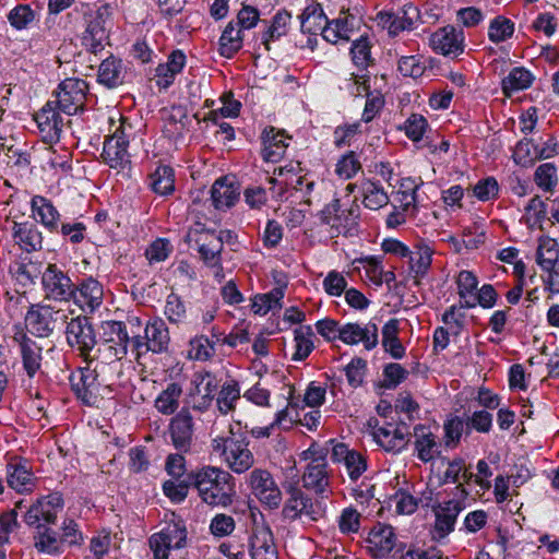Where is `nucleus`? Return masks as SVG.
I'll return each mask as SVG.
<instances>
[{"mask_svg":"<svg viewBox=\"0 0 559 559\" xmlns=\"http://www.w3.org/2000/svg\"><path fill=\"white\" fill-rule=\"evenodd\" d=\"M44 292L47 298L58 301H69L74 294L71 278L56 264H49L41 276Z\"/></svg>","mask_w":559,"mask_h":559,"instance_id":"1a4fd4ad","label":"nucleus"},{"mask_svg":"<svg viewBox=\"0 0 559 559\" xmlns=\"http://www.w3.org/2000/svg\"><path fill=\"white\" fill-rule=\"evenodd\" d=\"M252 493L271 509H276L282 502V492L267 469L254 468L248 477Z\"/></svg>","mask_w":559,"mask_h":559,"instance_id":"0eeeda50","label":"nucleus"},{"mask_svg":"<svg viewBox=\"0 0 559 559\" xmlns=\"http://www.w3.org/2000/svg\"><path fill=\"white\" fill-rule=\"evenodd\" d=\"M433 252L429 246L418 245L416 250L408 254L411 274L416 285H420L421 280L428 274Z\"/></svg>","mask_w":559,"mask_h":559,"instance_id":"473e14b6","label":"nucleus"},{"mask_svg":"<svg viewBox=\"0 0 559 559\" xmlns=\"http://www.w3.org/2000/svg\"><path fill=\"white\" fill-rule=\"evenodd\" d=\"M8 485L17 492H29L34 487V477L25 464L8 465Z\"/></svg>","mask_w":559,"mask_h":559,"instance_id":"c03bdc74","label":"nucleus"},{"mask_svg":"<svg viewBox=\"0 0 559 559\" xmlns=\"http://www.w3.org/2000/svg\"><path fill=\"white\" fill-rule=\"evenodd\" d=\"M103 373L97 367L82 368L70 377L71 385L78 397L86 404H92L96 397L98 377Z\"/></svg>","mask_w":559,"mask_h":559,"instance_id":"4be33fe9","label":"nucleus"},{"mask_svg":"<svg viewBox=\"0 0 559 559\" xmlns=\"http://www.w3.org/2000/svg\"><path fill=\"white\" fill-rule=\"evenodd\" d=\"M131 130V124L126 126L121 121L114 134L106 139L102 157L110 168H123L129 164L128 146Z\"/></svg>","mask_w":559,"mask_h":559,"instance_id":"39448f33","label":"nucleus"},{"mask_svg":"<svg viewBox=\"0 0 559 559\" xmlns=\"http://www.w3.org/2000/svg\"><path fill=\"white\" fill-rule=\"evenodd\" d=\"M534 180L540 189L551 192L558 183L556 166L552 163L539 165L535 170Z\"/></svg>","mask_w":559,"mask_h":559,"instance_id":"bf43d9fd","label":"nucleus"},{"mask_svg":"<svg viewBox=\"0 0 559 559\" xmlns=\"http://www.w3.org/2000/svg\"><path fill=\"white\" fill-rule=\"evenodd\" d=\"M60 544L57 533L47 527H44V531H38L35 536V547L39 552L56 555L60 552Z\"/></svg>","mask_w":559,"mask_h":559,"instance_id":"680f3d73","label":"nucleus"},{"mask_svg":"<svg viewBox=\"0 0 559 559\" xmlns=\"http://www.w3.org/2000/svg\"><path fill=\"white\" fill-rule=\"evenodd\" d=\"M514 33V24L511 20L497 16L490 22L488 36L493 43H501L510 38Z\"/></svg>","mask_w":559,"mask_h":559,"instance_id":"052dcab7","label":"nucleus"},{"mask_svg":"<svg viewBox=\"0 0 559 559\" xmlns=\"http://www.w3.org/2000/svg\"><path fill=\"white\" fill-rule=\"evenodd\" d=\"M155 535L171 549H179L186 545L187 531L180 523H169Z\"/></svg>","mask_w":559,"mask_h":559,"instance_id":"6e6d98bb","label":"nucleus"},{"mask_svg":"<svg viewBox=\"0 0 559 559\" xmlns=\"http://www.w3.org/2000/svg\"><path fill=\"white\" fill-rule=\"evenodd\" d=\"M554 156V150L550 153L539 152V147L531 139L521 140L514 150V159L518 164L527 165L536 159H546Z\"/></svg>","mask_w":559,"mask_h":559,"instance_id":"8fccbe9b","label":"nucleus"},{"mask_svg":"<svg viewBox=\"0 0 559 559\" xmlns=\"http://www.w3.org/2000/svg\"><path fill=\"white\" fill-rule=\"evenodd\" d=\"M104 290L100 283L92 277L74 286L71 299L84 312H94L103 304Z\"/></svg>","mask_w":559,"mask_h":559,"instance_id":"a211bd4d","label":"nucleus"},{"mask_svg":"<svg viewBox=\"0 0 559 559\" xmlns=\"http://www.w3.org/2000/svg\"><path fill=\"white\" fill-rule=\"evenodd\" d=\"M368 426L372 428L373 440L386 452H400L407 444V427L393 424L378 426V419L371 418Z\"/></svg>","mask_w":559,"mask_h":559,"instance_id":"9b49d317","label":"nucleus"},{"mask_svg":"<svg viewBox=\"0 0 559 559\" xmlns=\"http://www.w3.org/2000/svg\"><path fill=\"white\" fill-rule=\"evenodd\" d=\"M400 322L390 319L382 328V346L384 352L394 359H401L405 355V347L399 338Z\"/></svg>","mask_w":559,"mask_h":559,"instance_id":"e433bc0d","label":"nucleus"},{"mask_svg":"<svg viewBox=\"0 0 559 559\" xmlns=\"http://www.w3.org/2000/svg\"><path fill=\"white\" fill-rule=\"evenodd\" d=\"M414 449L419 461L428 463L440 454L438 438L425 426L418 425L414 428Z\"/></svg>","mask_w":559,"mask_h":559,"instance_id":"c85d7f7f","label":"nucleus"},{"mask_svg":"<svg viewBox=\"0 0 559 559\" xmlns=\"http://www.w3.org/2000/svg\"><path fill=\"white\" fill-rule=\"evenodd\" d=\"M215 354L214 342L205 335H197L189 341L188 358L206 361Z\"/></svg>","mask_w":559,"mask_h":559,"instance_id":"864d4df0","label":"nucleus"},{"mask_svg":"<svg viewBox=\"0 0 559 559\" xmlns=\"http://www.w3.org/2000/svg\"><path fill=\"white\" fill-rule=\"evenodd\" d=\"M428 130L426 118L419 114L411 115L405 121V134L413 142H419L424 139Z\"/></svg>","mask_w":559,"mask_h":559,"instance_id":"774afa93","label":"nucleus"},{"mask_svg":"<svg viewBox=\"0 0 559 559\" xmlns=\"http://www.w3.org/2000/svg\"><path fill=\"white\" fill-rule=\"evenodd\" d=\"M457 294L461 298V307L474 308L476 306L475 290L478 285L473 272L463 270L456 278Z\"/></svg>","mask_w":559,"mask_h":559,"instance_id":"79ce46f5","label":"nucleus"},{"mask_svg":"<svg viewBox=\"0 0 559 559\" xmlns=\"http://www.w3.org/2000/svg\"><path fill=\"white\" fill-rule=\"evenodd\" d=\"M105 343L115 344V346H123L128 349L130 336L127 326L121 321H106L103 324Z\"/></svg>","mask_w":559,"mask_h":559,"instance_id":"5fc2aeb1","label":"nucleus"},{"mask_svg":"<svg viewBox=\"0 0 559 559\" xmlns=\"http://www.w3.org/2000/svg\"><path fill=\"white\" fill-rule=\"evenodd\" d=\"M194 433L193 418L188 407H182L169 423V436L173 445L180 452H188Z\"/></svg>","mask_w":559,"mask_h":559,"instance_id":"f8f14e48","label":"nucleus"},{"mask_svg":"<svg viewBox=\"0 0 559 559\" xmlns=\"http://www.w3.org/2000/svg\"><path fill=\"white\" fill-rule=\"evenodd\" d=\"M463 33L453 26L439 28L430 36L431 48L443 56L459 55L463 52Z\"/></svg>","mask_w":559,"mask_h":559,"instance_id":"b1692460","label":"nucleus"},{"mask_svg":"<svg viewBox=\"0 0 559 559\" xmlns=\"http://www.w3.org/2000/svg\"><path fill=\"white\" fill-rule=\"evenodd\" d=\"M361 169V164L355 152L344 154L337 162L335 173L344 179L353 178Z\"/></svg>","mask_w":559,"mask_h":559,"instance_id":"338daca9","label":"nucleus"},{"mask_svg":"<svg viewBox=\"0 0 559 559\" xmlns=\"http://www.w3.org/2000/svg\"><path fill=\"white\" fill-rule=\"evenodd\" d=\"M362 203L369 210H379L389 203V195L379 182L365 180L361 182Z\"/></svg>","mask_w":559,"mask_h":559,"instance_id":"a18cd8bd","label":"nucleus"},{"mask_svg":"<svg viewBox=\"0 0 559 559\" xmlns=\"http://www.w3.org/2000/svg\"><path fill=\"white\" fill-rule=\"evenodd\" d=\"M57 108L58 107L52 105V102H48L34 116L38 130L45 142H56L60 139L63 128V118Z\"/></svg>","mask_w":559,"mask_h":559,"instance_id":"dca6fc26","label":"nucleus"},{"mask_svg":"<svg viewBox=\"0 0 559 559\" xmlns=\"http://www.w3.org/2000/svg\"><path fill=\"white\" fill-rule=\"evenodd\" d=\"M370 50L371 44L368 37L361 35L358 39L353 40L350 53L354 63L358 68L366 69L372 63Z\"/></svg>","mask_w":559,"mask_h":559,"instance_id":"13d9d810","label":"nucleus"},{"mask_svg":"<svg viewBox=\"0 0 559 559\" xmlns=\"http://www.w3.org/2000/svg\"><path fill=\"white\" fill-rule=\"evenodd\" d=\"M288 498L282 509L284 519L295 521L302 516L314 520L312 499L306 495L300 488L289 485L286 490Z\"/></svg>","mask_w":559,"mask_h":559,"instance_id":"f3484780","label":"nucleus"},{"mask_svg":"<svg viewBox=\"0 0 559 559\" xmlns=\"http://www.w3.org/2000/svg\"><path fill=\"white\" fill-rule=\"evenodd\" d=\"M164 313L170 323H182L187 317L185 302L178 295L171 293L166 299Z\"/></svg>","mask_w":559,"mask_h":559,"instance_id":"0e129e2a","label":"nucleus"},{"mask_svg":"<svg viewBox=\"0 0 559 559\" xmlns=\"http://www.w3.org/2000/svg\"><path fill=\"white\" fill-rule=\"evenodd\" d=\"M295 352L292 359L295 361L305 360L313 350V336L314 333L310 325H302L294 332Z\"/></svg>","mask_w":559,"mask_h":559,"instance_id":"09e8293b","label":"nucleus"},{"mask_svg":"<svg viewBox=\"0 0 559 559\" xmlns=\"http://www.w3.org/2000/svg\"><path fill=\"white\" fill-rule=\"evenodd\" d=\"M13 341L19 344L23 367L29 378H33L41 365V347L21 328H16Z\"/></svg>","mask_w":559,"mask_h":559,"instance_id":"412c9836","label":"nucleus"},{"mask_svg":"<svg viewBox=\"0 0 559 559\" xmlns=\"http://www.w3.org/2000/svg\"><path fill=\"white\" fill-rule=\"evenodd\" d=\"M536 261L543 269H554L559 263V245L558 242L549 237L539 239Z\"/></svg>","mask_w":559,"mask_h":559,"instance_id":"de8ad7c7","label":"nucleus"},{"mask_svg":"<svg viewBox=\"0 0 559 559\" xmlns=\"http://www.w3.org/2000/svg\"><path fill=\"white\" fill-rule=\"evenodd\" d=\"M63 508V499L60 495L53 493L37 500L25 513L24 521L29 526L43 527L41 522L55 523L58 513Z\"/></svg>","mask_w":559,"mask_h":559,"instance_id":"9d476101","label":"nucleus"},{"mask_svg":"<svg viewBox=\"0 0 559 559\" xmlns=\"http://www.w3.org/2000/svg\"><path fill=\"white\" fill-rule=\"evenodd\" d=\"M213 453L237 474L249 471L254 465V455L249 449V440L241 433H235L229 425L226 435H217L211 441Z\"/></svg>","mask_w":559,"mask_h":559,"instance_id":"f03ea898","label":"nucleus"},{"mask_svg":"<svg viewBox=\"0 0 559 559\" xmlns=\"http://www.w3.org/2000/svg\"><path fill=\"white\" fill-rule=\"evenodd\" d=\"M338 340L347 345L361 343L367 350H371L379 344L378 326L373 322L365 325L359 323H346L340 326Z\"/></svg>","mask_w":559,"mask_h":559,"instance_id":"ddd939ff","label":"nucleus"},{"mask_svg":"<svg viewBox=\"0 0 559 559\" xmlns=\"http://www.w3.org/2000/svg\"><path fill=\"white\" fill-rule=\"evenodd\" d=\"M534 81L533 74L525 68H513L502 80V92L510 97L513 93L528 88Z\"/></svg>","mask_w":559,"mask_h":559,"instance_id":"a19ab883","label":"nucleus"},{"mask_svg":"<svg viewBox=\"0 0 559 559\" xmlns=\"http://www.w3.org/2000/svg\"><path fill=\"white\" fill-rule=\"evenodd\" d=\"M202 501L210 506L227 507L233 501L229 473L217 467H204L189 475Z\"/></svg>","mask_w":559,"mask_h":559,"instance_id":"f257e3e1","label":"nucleus"},{"mask_svg":"<svg viewBox=\"0 0 559 559\" xmlns=\"http://www.w3.org/2000/svg\"><path fill=\"white\" fill-rule=\"evenodd\" d=\"M322 224L335 229L337 234L355 226L360 216L359 205L353 203L348 209H342L338 199L328 203L319 214Z\"/></svg>","mask_w":559,"mask_h":559,"instance_id":"6e6552de","label":"nucleus"},{"mask_svg":"<svg viewBox=\"0 0 559 559\" xmlns=\"http://www.w3.org/2000/svg\"><path fill=\"white\" fill-rule=\"evenodd\" d=\"M262 157L265 162L277 163L285 154L287 144V136L284 131L276 130L274 127H269L262 133Z\"/></svg>","mask_w":559,"mask_h":559,"instance_id":"cd10ccee","label":"nucleus"},{"mask_svg":"<svg viewBox=\"0 0 559 559\" xmlns=\"http://www.w3.org/2000/svg\"><path fill=\"white\" fill-rule=\"evenodd\" d=\"M107 10L99 9L88 21L87 27L82 37L83 46L91 52L97 53L103 50L108 40V31L106 28Z\"/></svg>","mask_w":559,"mask_h":559,"instance_id":"6ab92c4d","label":"nucleus"},{"mask_svg":"<svg viewBox=\"0 0 559 559\" xmlns=\"http://www.w3.org/2000/svg\"><path fill=\"white\" fill-rule=\"evenodd\" d=\"M285 295V287H274L266 294L255 295L252 299V311L255 314L264 316L269 311H276L282 309V299Z\"/></svg>","mask_w":559,"mask_h":559,"instance_id":"58836bf2","label":"nucleus"},{"mask_svg":"<svg viewBox=\"0 0 559 559\" xmlns=\"http://www.w3.org/2000/svg\"><path fill=\"white\" fill-rule=\"evenodd\" d=\"M354 84L357 85V94H360L362 91L366 92V104L362 112V120L365 122H370L383 108L384 106V97L379 92H368V86L365 83L359 84V81L354 78Z\"/></svg>","mask_w":559,"mask_h":559,"instance_id":"603ef678","label":"nucleus"},{"mask_svg":"<svg viewBox=\"0 0 559 559\" xmlns=\"http://www.w3.org/2000/svg\"><path fill=\"white\" fill-rule=\"evenodd\" d=\"M462 507L459 501L449 500L435 508L436 522L432 530V538H444L454 530V524Z\"/></svg>","mask_w":559,"mask_h":559,"instance_id":"a878e982","label":"nucleus"},{"mask_svg":"<svg viewBox=\"0 0 559 559\" xmlns=\"http://www.w3.org/2000/svg\"><path fill=\"white\" fill-rule=\"evenodd\" d=\"M182 395V388L176 382H170L157 395L154 406L163 415H173L179 407V401Z\"/></svg>","mask_w":559,"mask_h":559,"instance_id":"4c0bfd02","label":"nucleus"},{"mask_svg":"<svg viewBox=\"0 0 559 559\" xmlns=\"http://www.w3.org/2000/svg\"><path fill=\"white\" fill-rule=\"evenodd\" d=\"M241 29L231 21L225 27L219 38V52L223 57L231 58L242 47Z\"/></svg>","mask_w":559,"mask_h":559,"instance_id":"49530a36","label":"nucleus"},{"mask_svg":"<svg viewBox=\"0 0 559 559\" xmlns=\"http://www.w3.org/2000/svg\"><path fill=\"white\" fill-rule=\"evenodd\" d=\"M127 353L128 349L123 346L102 342L95 353H91L86 361L95 362V367L104 372L106 367H110L112 364L116 365Z\"/></svg>","mask_w":559,"mask_h":559,"instance_id":"f704fd0d","label":"nucleus"},{"mask_svg":"<svg viewBox=\"0 0 559 559\" xmlns=\"http://www.w3.org/2000/svg\"><path fill=\"white\" fill-rule=\"evenodd\" d=\"M195 242L203 261L211 265H216L219 262V255L223 250L222 238H218L215 230L195 229Z\"/></svg>","mask_w":559,"mask_h":559,"instance_id":"c756f323","label":"nucleus"},{"mask_svg":"<svg viewBox=\"0 0 559 559\" xmlns=\"http://www.w3.org/2000/svg\"><path fill=\"white\" fill-rule=\"evenodd\" d=\"M124 74L122 61L110 56L100 63L97 78L100 84L112 88L123 83Z\"/></svg>","mask_w":559,"mask_h":559,"instance_id":"c9c22d12","label":"nucleus"},{"mask_svg":"<svg viewBox=\"0 0 559 559\" xmlns=\"http://www.w3.org/2000/svg\"><path fill=\"white\" fill-rule=\"evenodd\" d=\"M360 26V20L353 14L342 12L341 15L329 21L324 32V39L331 44L352 40L353 35Z\"/></svg>","mask_w":559,"mask_h":559,"instance_id":"393cba45","label":"nucleus"},{"mask_svg":"<svg viewBox=\"0 0 559 559\" xmlns=\"http://www.w3.org/2000/svg\"><path fill=\"white\" fill-rule=\"evenodd\" d=\"M331 450V460L334 463L344 464L346 472L352 480H357L367 469L366 457L358 451L349 449L345 443H334Z\"/></svg>","mask_w":559,"mask_h":559,"instance_id":"2eb2a0df","label":"nucleus"},{"mask_svg":"<svg viewBox=\"0 0 559 559\" xmlns=\"http://www.w3.org/2000/svg\"><path fill=\"white\" fill-rule=\"evenodd\" d=\"M173 252V246L166 239L154 240L145 250V258L150 265L165 261Z\"/></svg>","mask_w":559,"mask_h":559,"instance_id":"69168bd1","label":"nucleus"},{"mask_svg":"<svg viewBox=\"0 0 559 559\" xmlns=\"http://www.w3.org/2000/svg\"><path fill=\"white\" fill-rule=\"evenodd\" d=\"M290 19L292 15L285 10L278 11L272 17L271 24L261 35V41L266 50H270L271 41L277 40L287 34Z\"/></svg>","mask_w":559,"mask_h":559,"instance_id":"37998d69","label":"nucleus"},{"mask_svg":"<svg viewBox=\"0 0 559 559\" xmlns=\"http://www.w3.org/2000/svg\"><path fill=\"white\" fill-rule=\"evenodd\" d=\"M240 191L235 180L229 177H222L215 180L211 189V200L215 209H229L239 199Z\"/></svg>","mask_w":559,"mask_h":559,"instance_id":"bb28decb","label":"nucleus"},{"mask_svg":"<svg viewBox=\"0 0 559 559\" xmlns=\"http://www.w3.org/2000/svg\"><path fill=\"white\" fill-rule=\"evenodd\" d=\"M33 216L38 219L50 231L58 229L60 214L50 200L35 195L31 202Z\"/></svg>","mask_w":559,"mask_h":559,"instance_id":"72a5a7b5","label":"nucleus"},{"mask_svg":"<svg viewBox=\"0 0 559 559\" xmlns=\"http://www.w3.org/2000/svg\"><path fill=\"white\" fill-rule=\"evenodd\" d=\"M146 350L153 354H168L170 352V333L162 318L155 317L147 321L144 328Z\"/></svg>","mask_w":559,"mask_h":559,"instance_id":"aec40b11","label":"nucleus"},{"mask_svg":"<svg viewBox=\"0 0 559 559\" xmlns=\"http://www.w3.org/2000/svg\"><path fill=\"white\" fill-rule=\"evenodd\" d=\"M35 20V13L28 4H19L8 14V21L15 29H25Z\"/></svg>","mask_w":559,"mask_h":559,"instance_id":"e2e57ef3","label":"nucleus"},{"mask_svg":"<svg viewBox=\"0 0 559 559\" xmlns=\"http://www.w3.org/2000/svg\"><path fill=\"white\" fill-rule=\"evenodd\" d=\"M329 26V20L323 9L317 4L308 7L301 15V31L311 35L321 34L324 38V32Z\"/></svg>","mask_w":559,"mask_h":559,"instance_id":"ea45409f","label":"nucleus"},{"mask_svg":"<svg viewBox=\"0 0 559 559\" xmlns=\"http://www.w3.org/2000/svg\"><path fill=\"white\" fill-rule=\"evenodd\" d=\"M13 238L15 242L26 252L37 251L41 248L43 237L34 223H14Z\"/></svg>","mask_w":559,"mask_h":559,"instance_id":"7c9ffc66","label":"nucleus"},{"mask_svg":"<svg viewBox=\"0 0 559 559\" xmlns=\"http://www.w3.org/2000/svg\"><path fill=\"white\" fill-rule=\"evenodd\" d=\"M240 399V389L237 382L225 383L217 396L216 404L223 415L235 409L236 402Z\"/></svg>","mask_w":559,"mask_h":559,"instance_id":"4d7b16f0","label":"nucleus"},{"mask_svg":"<svg viewBox=\"0 0 559 559\" xmlns=\"http://www.w3.org/2000/svg\"><path fill=\"white\" fill-rule=\"evenodd\" d=\"M151 187L160 195H168L175 190L174 169L167 165L158 166L151 176Z\"/></svg>","mask_w":559,"mask_h":559,"instance_id":"3c124183","label":"nucleus"},{"mask_svg":"<svg viewBox=\"0 0 559 559\" xmlns=\"http://www.w3.org/2000/svg\"><path fill=\"white\" fill-rule=\"evenodd\" d=\"M251 559H278L274 538L270 530H257L250 540Z\"/></svg>","mask_w":559,"mask_h":559,"instance_id":"2f4dec72","label":"nucleus"},{"mask_svg":"<svg viewBox=\"0 0 559 559\" xmlns=\"http://www.w3.org/2000/svg\"><path fill=\"white\" fill-rule=\"evenodd\" d=\"M87 84L84 80L69 78L62 81L56 92V104L59 110L74 115L82 109L86 96Z\"/></svg>","mask_w":559,"mask_h":559,"instance_id":"423d86ee","label":"nucleus"},{"mask_svg":"<svg viewBox=\"0 0 559 559\" xmlns=\"http://www.w3.org/2000/svg\"><path fill=\"white\" fill-rule=\"evenodd\" d=\"M396 542L394 528L389 524L378 522L369 531L366 548L371 557L384 558L394 549Z\"/></svg>","mask_w":559,"mask_h":559,"instance_id":"4468645a","label":"nucleus"},{"mask_svg":"<svg viewBox=\"0 0 559 559\" xmlns=\"http://www.w3.org/2000/svg\"><path fill=\"white\" fill-rule=\"evenodd\" d=\"M68 312L49 305H35L25 316L28 331L39 337H47L67 323Z\"/></svg>","mask_w":559,"mask_h":559,"instance_id":"7ed1b4c3","label":"nucleus"},{"mask_svg":"<svg viewBox=\"0 0 559 559\" xmlns=\"http://www.w3.org/2000/svg\"><path fill=\"white\" fill-rule=\"evenodd\" d=\"M66 336L68 344L72 348H76L85 360L88 359L97 344L92 322L85 316H78L71 318L69 322L67 321Z\"/></svg>","mask_w":559,"mask_h":559,"instance_id":"20e7f679","label":"nucleus"},{"mask_svg":"<svg viewBox=\"0 0 559 559\" xmlns=\"http://www.w3.org/2000/svg\"><path fill=\"white\" fill-rule=\"evenodd\" d=\"M302 485L306 489L318 495H324L330 486L328 463L324 456L313 457L307 465L302 475Z\"/></svg>","mask_w":559,"mask_h":559,"instance_id":"5701e85b","label":"nucleus"}]
</instances>
